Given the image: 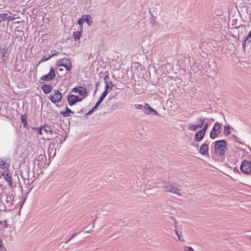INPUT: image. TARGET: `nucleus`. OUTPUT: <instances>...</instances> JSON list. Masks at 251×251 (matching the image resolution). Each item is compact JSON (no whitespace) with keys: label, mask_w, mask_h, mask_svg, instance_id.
Here are the masks:
<instances>
[{"label":"nucleus","mask_w":251,"mask_h":251,"mask_svg":"<svg viewBox=\"0 0 251 251\" xmlns=\"http://www.w3.org/2000/svg\"><path fill=\"white\" fill-rule=\"evenodd\" d=\"M162 187L166 190V192L175 194L176 195L181 196V194L179 192L180 190V186L175 182H164Z\"/></svg>","instance_id":"obj_1"},{"label":"nucleus","mask_w":251,"mask_h":251,"mask_svg":"<svg viewBox=\"0 0 251 251\" xmlns=\"http://www.w3.org/2000/svg\"><path fill=\"white\" fill-rule=\"evenodd\" d=\"M214 143V149L216 154L220 156L224 155L227 151L226 142L224 140H221Z\"/></svg>","instance_id":"obj_2"},{"label":"nucleus","mask_w":251,"mask_h":251,"mask_svg":"<svg viewBox=\"0 0 251 251\" xmlns=\"http://www.w3.org/2000/svg\"><path fill=\"white\" fill-rule=\"evenodd\" d=\"M1 201H5L8 205H12L14 201V195L12 192L6 191L2 192L0 196Z\"/></svg>","instance_id":"obj_3"},{"label":"nucleus","mask_w":251,"mask_h":251,"mask_svg":"<svg viewBox=\"0 0 251 251\" xmlns=\"http://www.w3.org/2000/svg\"><path fill=\"white\" fill-rule=\"evenodd\" d=\"M57 65L58 67H64L67 71H70L72 68L71 60L66 57L60 59L57 62Z\"/></svg>","instance_id":"obj_4"},{"label":"nucleus","mask_w":251,"mask_h":251,"mask_svg":"<svg viewBox=\"0 0 251 251\" xmlns=\"http://www.w3.org/2000/svg\"><path fill=\"white\" fill-rule=\"evenodd\" d=\"M221 124L216 122L210 133V137L211 139H215L217 137L221 131Z\"/></svg>","instance_id":"obj_5"},{"label":"nucleus","mask_w":251,"mask_h":251,"mask_svg":"<svg viewBox=\"0 0 251 251\" xmlns=\"http://www.w3.org/2000/svg\"><path fill=\"white\" fill-rule=\"evenodd\" d=\"M1 175L7 182L9 188L12 189L15 186L12 178V175L9 173V171L7 170H4L1 173Z\"/></svg>","instance_id":"obj_6"},{"label":"nucleus","mask_w":251,"mask_h":251,"mask_svg":"<svg viewBox=\"0 0 251 251\" xmlns=\"http://www.w3.org/2000/svg\"><path fill=\"white\" fill-rule=\"evenodd\" d=\"M206 118H202V117H200L197 119V121L199 122L200 123L198 125H193L192 124H190L188 126V129L189 130H192L193 131H195L197 130L198 128H201L205 122Z\"/></svg>","instance_id":"obj_7"},{"label":"nucleus","mask_w":251,"mask_h":251,"mask_svg":"<svg viewBox=\"0 0 251 251\" xmlns=\"http://www.w3.org/2000/svg\"><path fill=\"white\" fill-rule=\"evenodd\" d=\"M62 95L58 90H55L53 91V94L50 95L49 99L50 100L51 102L53 103L58 102L62 99Z\"/></svg>","instance_id":"obj_8"},{"label":"nucleus","mask_w":251,"mask_h":251,"mask_svg":"<svg viewBox=\"0 0 251 251\" xmlns=\"http://www.w3.org/2000/svg\"><path fill=\"white\" fill-rule=\"evenodd\" d=\"M240 169L243 173L249 174L251 172V162L244 160L241 164Z\"/></svg>","instance_id":"obj_9"},{"label":"nucleus","mask_w":251,"mask_h":251,"mask_svg":"<svg viewBox=\"0 0 251 251\" xmlns=\"http://www.w3.org/2000/svg\"><path fill=\"white\" fill-rule=\"evenodd\" d=\"M69 104L70 106L75 105L76 102L81 101L82 98L79 97L78 96L74 95H69L67 97Z\"/></svg>","instance_id":"obj_10"},{"label":"nucleus","mask_w":251,"mask_h":251,"mask_svg":"<svg viewBox=\"0 0 251 251\" xmlns=\"http://www.w3.org/2000/svg\"><path fill=\"white\" fill-rule=\"evenodd\" d=\"M8 52L7 49L2 48L0 46V62L5 61L8 58Z\"/></svg>","instance_id":"obj_11"},{"label":"nucleus","mask_w":251,"mask_h":251,"mask_svg":"<svg viewBox=\"0 0 251 251\" xmlns=\"http://www.w3.org/2000/svg\"><path fill=\"white\" fill-rule=\"evenodd\" d=\"M55 77V69L53 68H51L50 73L41 77V79L42 80L48 81L51 79H53Z\"/></svg>","instance_id":"obj_12"},{"label":"nucleus","mask_w":251,"mask_h":251,"mask_svg":"<svg viewBox=\"0 0 251 251\" xmlns=\"http://www.w3.org/2000/svg\"><path fill=\"white\" fill-rule=\"evenodd\" d=\"M72 92L78 93L81 96H84L87 94V91L86 89L81 86H78L73 88L71 90Z\"/></svg>","instance_id":"obj_13"},{"label":"nucleus","mask_w":251,"mask_h":251,"mask_svg":"<svg viewBox=\"0 0 251 251\" xmlns=\"http://www.w3.org/2000/svg\"><path fill=\"white\" fill-rule=\"evenodd\" d=\"M200 153L202 155H208V145L206 143L202 144L200 148Z\"/></svg>","instance_id":"obj_14"},{"label":"nucleus","mask_w":251,"mask_h":251,"mask_svg":"<svg viewBox=\"0 0 251 251\" xmlns=\"http://www.w3.org/2000/svg\"><path fill=\"white\" fill-rule=\"evenodd\" d=\"M82 21L85 22L89 26H91L93 24L92 18L89 15H83L81 16Z\"/></svg>","instance_id":"obj_15"},{"label":"nucleus","mask_w":251,"mask_h":251,"mask_svg":"<svg viewBox=\"0 0 251 251\" xmlns=\"http://www.w3.org/2000/svg\"><path fill=\"white\" fill-rule=\"evenodd\" d=\"M41 89L45 94H49L53 89V86L50 84H44Z\"/></svg>","instance_id":"obj_16"},{"label":"nucleus","mask_w":251,"mask_h":251,"mask_svg":"<svg viewBox=\"0 0 251 251\" xmlns=\"http://www.w3.org/2000/svg\"><path fill=\"white\" fill-rule=\"evenodd\" d=\"M251 38V32L250 31L248 35H247L246 39L244 40L242 46L243 48L245 50V48L247 46V45H249L250 43H251V40L250 39V38Z\"/></svg>","instance_id":"obj_17"},{"label":"nucleus","mask_w":251,"mask_h":251,"mask_svg":"<svg viewBox=\"0 0 251 251\" xmlns=\"http://www.w3.org/2000/svg\"><path fill=\"white\" fill-rule=\"evenodd\" d=\"M82 31L80 30L79 31L74 32L73 33V38L75 41L78 40L80 39L82 36Z\"/></svg>","instance_id":"obj_18"},{"label":"nucleus","mask_w":251,"mask_h":251,"mask_svg":"<svg viewBox=\"0 0 251 251\" xmlns=\"http://www.w3.org/2000/svg\"><path fill=\"white\" fill-rule=\"evenodd\" d=\"M43 131L47 134H51L52 133V128L48 125H44L42 126Z\"/></svg>","instance_id":"obj_19"},{"label":"nucleus","mask_w":251,"mask_h":251,"mask_svg":"<svg viewBox=\"0 0 251 251\" xmlns=\"http://www.w3.org/2000/svg\"><path fill=\"white\" fill-rule=\"evenodd\" d=\"M199 132H200V130L198 131V132H197L195 135V140L197 142H199V141H201L205 135L202 133H199Z\"/></svg>","instance_id":"obj_20"},{"label":"nucleus","mask_w":251,"mask_h":251,"mask_svg":"<svg viewBox=\"0 0 251 251\" xmlns=\"http://www.w3.org/2000/svg\"><path fill=\"white\" fill-rule=\"evenodd\" d=\"M74 114V112L69 109L67 106L66 107V111L63 112H61V114L64 117H69L70 116V114Z\"/></svg>","instance_id":"obj_21"},{"label":"nucleus","mask_w":251,"mask_h":251,"mask_svg":"<svg viewBox=\"0 0 251 251\" xmlns=\"http://www.w3.org/2000/svg\"><path fill=\"white\" fill-rule=\"evenodd\" d=\"M153 109L149 105L148 103H146V107L144 108V112L146 114H150L152 112Z\"/></svg>","instance_id":"obj_22"},{"label":"nucleus","mask_w":251,"mask_h":251,"mask_svg":"<svg viewBox=\"0 0 251 251\" xmlns=\"http://www.w3.org/2000/svg\"><path fill=\"white\" fill-rule=\"evenodd\" d=\"M26 118H27V116L26 115V114H25L24 115H22L21 116V121L22 122V123H23V126L25 127H27V121H26Z\"/></svg>","instance_id":"obj_23"},{"label":"nucleus","mask_w":251,"mask_h":251,"mask_svg":"<svg viewBox=\"0 0 251 251\" xmlns=\"http://www.w3.org/2000/svg\"><path fill=\"white\" fill-rule=\"evenodd\" d=\"M203 128L200 130V132L199 133H203V134H205V132L208 128V125L207 123H204L203 125Z\"/></svg>","instance_id":"obj_24"},{"label":"nucleus","mask_w":251,"mask_h":251,"mask_svg":"<svg viewBox=\"0 0 251 251\" xmlns=\"http://www.w3.org/2000/svg\"><path fill=\"white\" fill-rule=\"evenodd\" d=\"M230 127L229 126L227 125V126H225L224 132H225V135L227 136L230 133Z\"/></svg>","instance_id":"obj_25"},{"label":"nucleus","mask_w":251,"mask_h":251,"mask_svg":"<svg viewBox=\"0 0 251 251\" xmlns=\"http://www.w3.org/2000/svg\"><path fill=\"white\" fill-rule=\"evenodd\" d=\"M7 14L2 13L0 14V23L1 21H6L7 19Z\"/></svg>","instance_id":"obj_26"},{"label":"nucleus","mask_w":251,"mask_h":251,"mask_svg":"<svg viewBox=\"0 0 251 251\" xmlns=\"http://www.w3.org/2000/svg\"><path fill=\"white\" fill-rule=\"evenodd\" d=\"M146 107V104L145 105H142V104H136L135 105V107L136 109L142 110L144 111V108Z\"/></svg>","instance_id":"obj_27"},{"label":"nucleus","mask_w":251,"mask_h":251,"mask_svg":"<svg viewBox=\"0 0 251 251\" xmlns=\"http://www.w3.org/2000/svg\"><path fill=\"white\" fill-rule=\"evenodd\" d=\"M33 128L36 129L39 134H42V130H43L42 128V126L39 127H33Z\"/></svg>","instance_id":"obj_28"},{"label":"nucleus","mask_w":251,"mask_h":251,"mask_svg":"<svg viewBox=\"0 0 251 251\" xmlns=\"http://www.w3.org/2000/svg\"><path fill=\"white\" fill-rule=\"evenodd\" d=\"M50 58H51L50 55L48 57H46V56H44L43 57H42L40 61L41 62L46 61L49 60Z\"/></svg>","instance_id":"obj_29"},{"label":"nucleus","mask_w":251,"mask_h":251,"mask_svg":"<svg viewBox=\"0 0 251 251\" xmlns=\"http://www.w3.org/2000/svg\"><path fill=\"white\" fill-rule=\"evenodd\" d=\"M0 225H1L3 228H6L7 225V221L5 220L0 221Z\"/></svg>","instance_id":"obj_30"},{"label":"nucleus","mask_w":251,"mask_h":251,"mask_svg":"<svg viewBox=\"0 0 251 251\" xmlns=\"http://www.w3.org/2000/svg\"><path fill=\"white\" fill-rule=\"evenodd\" d=\"M109 93V91H107L106 90H104L103 93L101 94L100 97L104 99L107 93Z\"/></svg>","instance_id":"obj_31"},{"label":"nucleus","mask_w":251,"mask_h":251,"mask_svg":"<svg viewBox=\"0 0 251 251\" xmlns=\"http://www.w3.org/2000/svg\"><path fill=\"white\" fill-rule=\"evenodd\" d=\"M105 90L109 91V92L112 90V88L109 87L108 83H106V84H105Z\"/></svg>","instance_id":"obj_32"},{"label":"nucleus","mask_w":251,"mask_h":251,"mask_svg":"<svg viewBox=\"0 0 251 251\" xmlns=\"http://www.w3.org/2000/svg\"><path fill=\"white\" fill-rule=\"evenodd\" d=\"M184 248H185V249H184L185 251H194L193 249L191 247L185 246Z\"/></svg>","instance_id":"obj_33"},{"label":"nucleus","mask_w":251,"mask_h":251,"mask_svg":"<svg viewBox=\"0 0 251 251\" xmlns=\"http://www.w3.org/2000/svg\"><path fill=\"white\" fill-rule=\"evenodd\" d=\"M108 79H109V76L108 75H105L103 78V81L105 84H106V83H108Z\"/></svg>","instance_id":"obj_34"},{"label":"nucleus","mask_w":251,"mask_h":251,"mask_svg":"<svg viewBox=\"0 0 251 251\" xmlns=\"http://www.w3.org/2000/svg\"><path fill=\"white\" fill-rule=\"evenodd\" d=\"M6 18H7L6 20L8 21H12V20H14V18H13L12 17H11L10 16H8L7 14Z\"/></svg>","instance_id":"obj_35"},{"label":"nucleus","mask_w":251,"mask_h":251,"mask_svg":"<svg viewBox=\"0 0 251 251\" xmlns=\"http://www.w3.org/2000/svg\"><path fill=\"white\" fill-rule=\"evenodd\" d=\"M178 238L180 241H184V239L181 232H180L179 235H178Z\"/></svg>","instance_id":"obj_36"},{"label":"nucleus","mask_w":251,"mask_h":251,"mask_svg":"<svg viewBox=\"0 0 251 251\" xmlns=\"http://www.w3.org/2000/svg\"><path fill=\"white\" fill-rule=\"evenodd\" d=\"M77 23L80 26L83 25V21H82L81 18L77 21Z\"/></svg>","instance_id":"obj_37"},{"label":"nucleus","mask_w":251,"mask_h":251,"mask_svg":"<svg viewBox=\"0 0 251 251\" xmlns=\"http://www.w3.org/2000/svg\"><path fill=\"white\" fill-rule=\"evenodd\" d=\"M54 51H55L54 53H53L51 55H50V58H51L52 56L57 55L59 53L58 51H57L54 50Z\"/></svg>","instance_id":"obj_38"},{"label":"nucleus","mask_w":251,"mask_h":251,"mask_svg":"<svg viewBox=\"0 0 251 251\" xmlns=\"http://www.w3.org/2000/svg\"><path fill=\"white\" fill-rule=\"evenodd\" d=\"M0 251H7L5 248L2 245L0 246Z\"/></svg>","instance_id":"obj_39"},{"label":"nucleus","mask_w":251,"mask_h":251,"mask_svg":"<svg viewBox=\"0 0 251 251\" xmlns=\"http://www.w3.org/2000/svg\"><path fill=\"white\" fill-rule=\"evenodd\" d=\"M5 165V162L3 160H1V162L0 163V167L2 168Z\"/></svg>","instance_id":"obj_40"},{"label":"nucleus","mask_w":251,"mask_h":251,"mask_svg":"<svg viewBox=\"0 0 251 251\" xmlns=\"http://www.w3.org/2000/svg\"><path fill=\"white\" fill-rule=\"evenodd\" d=\"M152 115H158V112L154 109H153V111H152V112L151 113Z\"/></svg>","instance_id":"obj_41"},{"label":"nucleus","mask_w":251,"mask_h":251,"mask_svg":"<svg viewBox=\"0 0 251 251\" xmlns=\"http://www.w3.org/2000/svg\"><path fill=\"white\" fill-rule=\"evenodd\" d=\"M93 112H94V111H93L92 110H91L90 111H89V112L86 114V115H91V114H92Z\"/></svg>","instance_id":"obj_42"},{"label":"nucleus","mask_w":251,"mask_h":251,"mask_svg":"<svg viewBox=\"0 0 251 251\" xmlns=\"http://www.w3.org/2000/svg\"><path fill=\"white\" fill-rule=\"evenodd\" d=\"M98 107L95 105V106L91 109L93 111H95Z\"/></svg>","instance_id":"obj_43"},{"label":"nucleus","mask_w":251,"mask_h":251,"mask_svg":"<svg viewBox=\"0 0 251 251\" xmlns=\"http://www.w3.org/2000/svg\"><path fill=\"white\" fill-rule=\"evenodd\" d=\"M39 157H40V159H43L44 157L46 158V156L43 155H40L39 156Z\"/></svg>","instance_id":"obj_44"},{"label":"nucleus","mask_w":251,"mask_h":251,"mask_svg":"<svg viewBox=\"0 0 251 251\" xmlns=\"http://www.w3.org/2000/svg\"><path fill=\"white\" fill-rule=\"evenodd\" d=\"M77 234H78V233H75V234H74L72 237H71V239H72L73 238H74V237H75Z\"/></svg>","instance_id":"obj_45"},{"label":"nucleus","mask_w":251,"mask_h":251,"mask_svg":"<svg viewBox=\"0 0 251 251\" xmlns=\"http://www.w3.org/2000/svg\"><path fill=\"white\" fill-rule=\"evenodd\" d=\"M175 232H176V235H177V236H178V235H179L180 233H179V232H178L177 230H176Z\"/></svg>","instance_id":"obj_46"},{"label":"nucleus","mask_w":251,"mask_h":251,"mask_svg":"<svg viewBox=\"0 0 251 251\" xmlns=\"http://www.w3.org/2000/svg\"><path fill=\"white\" fill-rule=\"evenodd\" d=\"M175 232H176V235H177V236H178V235H179L180 233H179V232H178L177 230H176Z\"/></svg>","instance_id":"obj_47"},{"label":"nucleus","mask_w":251,"mask_h":251,"mask_svg":"<svg viewBox=\"0 0 251 251\" xmlns=\"http://www.w3.org/2000/svg\"><path fill=\"white\" fill-rule=\"evenodd\" d=\"M104 99H103L102 97H100V98H99V100L101 101H102Z\"/></svg>","instance_id":"obj_48"},{"label":"nucleus","mask_w":251,"mask_h":251,"mask_svg":"<svg viewBox=\"0 0 251 251\" xmlns=\"http://www.w3.org/2000/svg\"><path fill=\"white\" fill-rule=\"evenodd\" d=\"M100 105V104L98 102H97V103H96V104H95V105H96L97 107H98L99 106V105Z\"/></svg>","instance_id":"obj_49"},{"label":"nucleus","mask_w":251,"mask_h":251,"mask_svg":"<svg viewBox=\"0 0 251 251\" xmlns=\"http://www.w3.org/2000/svg\"><path fill=\"white\" fill-rule=\"evenodd\" d=\"M71 239H71V238H70L68 239V240L66 241V243H68V242H69Z\"/></svg>","instance_id":"obj_50"},{"label":"nucleus","mask_w":251,"mask_h":251,"mask_svg":"<svg viewBox=\"0 0 251 251\" xmlns=\"http://www.w3.org/2000/svg\"><path fill=\"white\" fill-rule=\"evenodd\" d=\"M92 231V230L86 231H85V233H91Z\"/></svg>","instance_id":"obj_51"},{"label":"nucleus","mask_w":251,"mask_h":251,"mask_svg":"<svg viewBox=\"0 0 251 251\" xmlns=\"http://www.w3.org/2000/svg\"><path fill=\"white\" fill-rule=\"evenodd\" d=\"M97 102H98L100 104L102 102V101L98 100V101H97Z\"/></svg>","instance_id":"obj_52"},{"label":"nucleus","mask_w":251,"mask_h":251,"mask_svg":"<svg viewBox=\"0 0 251 251\" xmlns=\"http://www.w3.org/2000/svg\"><path fill=\"white\" fill-rule=\"evenodd\" d=\"M109 84L111 85V87L112 88V87L113 86L112 82H110L109 83Z\"/></svg>","instance_id":"obj_53"},{"label":"nucleus","mask_w":251,"mask_h":251,"mask_svg":"<svg viewBox=\"0 0 251 251\" xmlns=\"http://www.w3.org/2000/svg\"><path fill=\"white\" fill-rule=\"evenodd\" d=\"M94 226H95V223H94H94H93V227L94 228Z\"/></svg>","instance_id":"obj_54"},{"label":"nucleus","mask_w":251,"mask_h":251,"mask_svg":"<svg viewBox=\"0 0 251 251\" xmlns=\"http://www.w3.org/2000/svg\"><path fill=\"white\" fill-rule=\"evenodd\" d=\"M50 139H51V138H50V139L48 138L47 139L48 140H50Z\"/></svg>","instance_id":"obj_55"},{"label":"nucleus","mask_w":251,"mask_h":251,"mask_svg":"<svg viewBox=\"0 0 251 251\" xmlns=\"http://www.w3.org/2000/svg\"><path fill=\"white\" fill-rule=\"evenodd\" d=\"M24 203V201H23L22 203V204H23Z\"/></svg>","instance_id":"obj_56"},{"label":"nucleus","mask_w":251,"mask_h":251,"mask_svg":"<svg viewBox=\"0 0 251 251\" xmlns=\"http://www.w3.org/2000/svg\"><path fill=\"white\" fill-rule=\"evenodd\" d=\"M250 31L251 32V30Z\"/></svg>","instance_id":"obj_57"}]
</instances>
